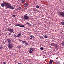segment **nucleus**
Returning <instances> with one entry per match:
<instances>
[{
	"label": "nucleus",
	"mask_w": 64,
	"mask_h": 64,
	"mask_svg": "<svg viewBox=\"0 0 64 64\" xmlns=\"http://www.w3.org/2000/svg\"><path fill=\"white\" fill-rule=\"evenodd\" d=\"M1 64H2V62H1Z\"/></svg>",
	"instance_id": "nucleus-42"
},
{
	"label": "nucleus",
	"mask_w": 64,
	"mask_h": 64,
	"mask_svg": "<svg viewBox=\"0 0 64 64\" xmlns=\"http://www.w3.org/2000/svg\"><path fill=\"white\" fill-rule=\"evenodd\" d=\"M15 26H20V28L24 27H25V26L24 25L21 26V24H16Z\"/></svg>",
	"instance_id": "nucleus-4"
},
{
	"label": "nucleus",
	"mask_w": 64,
	"mask_h": 64,
	"mask_svg": "<svg viewBox=\"0 0 64 64\" xmlns=\"http://www.w3.org/2000/svg\"><path fill=\"white\" fill-rule=\"evenodd\" d=\"M60 14L62 16V18H64V12H60Z\"/></svg>",
	"instance_id": "nucleus-7"
},
{
	"label": "nucleus",
	"mask_w": 64,
	"mask_h": 64,
	"mask_svg": "<svg viewBox=\"0 0 64 64\" xmlns=\"http://www.w3.org/2000/svg\"><path fill=\"white\" fill-rule=\"evenodd\" d=\"M27 24L29 26H32V25L30 24V23H29V22H27Z\"/></svg>",
	"instance_id": "nucleus-14"
},
{
	"label": "nucleus",
	"mask_w": 64,
	"mask_h": 64,
	"mask_svg": "<svg viewBox=\"0 0 64 64\" xmlns=\"http://www.w3.org/2000/svg\"><path fill=\"white\" fill-rule=\"evenodd\" d=\"M38 32L39 33H40V32L39 31H38Z\"/></svg>",
	"instance_id": "nucleus-40"
},
{
	"label": "nucleus",
	"mask_w": 64,
	"mask_h": 64,
	"mask_svg": "<svg viewBox=\"0 0 64 64\" xmlns=\"http://www.w3.org/2000/svg\"><path fill=\"white\" fill-rule=\"evenodd\" d=\"M60 14V13H58V14Z\"/></svg>",
	"instance_id": "nucleus-43"
},
{
	"label": "nucleus",
	"mask_w": 64,
	"mask_h": 64,
	"mask_svg": "<svg viewBox=\"0 0 64 64\" xmlns=\"http://www.w3.org/2000/svg\"><path fill=\"white\" fill-rule=\"evenodd\" d=\"M30 39H31V40H32V38H30Z\"/></svg>",
	"instance_id": "nucleus-41"
},
{
	"label": "nucleus",
	"mask_w": 64,
	"mask_h": 64,
	"mask_svg": "<svg viewBox=\"0 0 64 64\" xmlns=\"http://www.w3.org/2000/svg\"><path fill=\"white\" fill-rule=\"evenodd\" d=\"M7 8L8 9L10 8V9H12V10H13L14 9V7L12 6L11 4L9 2L8 3Z\"/></svg>",
	"instance_id": "nucleus-2"
},
{
	"label": "nucleus",
	"mask_w": 64,
	"mask_h": 64,
	"mask_svg": "<svg viewBox=\"0 0 64 64\" xmlns=\"http://www.w3.org/2000/svg\"><path fill=\"white\" fill-rule=\"evenodd\" d=\"M54 44V43H52V44Z\"/></svg>",
	"instance_id": "nucleus-39"
},
{
	"label": "nucleus",
	"mask_w": 64,
	"mask_h": 64,
	"mask_svg": "<svg viewBox=\"0 0 64 64\" xmlns=\"http://www.w3.org/2000/svg\"><path fill=\"white\" fill-rule=\"evenodd\" d=\"M61 24L62 25H64V22H61Z\"/></svg>",
	"instance_id": "nucleus-21"
},
{
	"label": "nucleus",
	"mask_w": 64,
	"mask_h": 64,
	"mask_svg": "<svg viewBox=\"0 0 64 64\" xmlns=\"http://www.w3.org/2000/svg\"><path fill=\"white\" fill-rule=\"evenodd\" d=\"M13 44H9L8 45V47L9 48V49H11L13 48Z\"/></svg>",
	"instance_id": "nucleus-5"
},
{
	"label": "nucleus",
	"mask_w": 64,
	"mask_h": 64,
	"mask_svg": "<svg viewBox=\"0 0 64 64\" xmlns=\"http://www.w3.org/2000/svg\"><path fill=\"white\" fill-rule=\"evenodd\" d=\"M36 7L37 8H40V6H38L37 5Z\"/></svg>",
	"instance_id": "nucleus-20"
},
{
	"label": "nucleus",
	"mask_w": 64,
	"mask_h": 64,
	"mask_svg": "<svg viewBox=\"0 0 64 64\" xmlns=\"http://www.w3.org/2000/svg\"><path fill=\"white\" fill-rule=\"evenodd\" d=\"M44 37L46 38H48V36H47L46 35V36H44Z\"/></svg>",
	"instance_id": "nucleus-17"
},
{
	"label": "nucleus",
	"mask_w": 64,
	"mask_h": 64,
	"mask_svg": "<svg viewBox=\"0 0 64 64\" xmlns=\"http://www.w3.org/2000/svg\"><path fill=\"white\" fill-rule=\"evenodd\" d=\"M9 35H12V34H10V33L9 34Z\"/></svg>",
	"instance_id": "nucleus-34"
},
{
	"label": "nucleus",
	"mask_w": 64,
	"mask_h": 64,
	"mask_svg": "<svg viewBox=\"0 0 64 64\" xmlns=\"http://www.w3.org/2000/svg\"><path fill=\"white\" fill-rule=\"evenodd\" d=\"M24 18L25 20H28L30 19V17L28 16L24 15Z\"/></svg>",
	"instance_id": "nucleus-3"
},
{
	"label": "nucleus",
	"mask_w": 64,
	"mask_h": 64,
	"mask_svg": "<svg viewBox=\"0 0 64 64\" xmlns=\"http://www.w3.org/2000/svg\"><path fill=\"white\" fill-rule=\"evenodd\" d=\"M40 49L42 50H44V48H40Z\"/></svg>",
	"instance_id": "nucleus-23"
},
{
	"label": "nucleus",
	"mask_w": 64,
	"mask_h": 64,
	"mask_svg": "<svg viewBox=\"0 0 64 64\" xmlns=\"http://www.w3.org/2000/svg\"><path fill=\"white\" fill-rule=\"evenodd\" d=\"M20 41L22 42H22L23 41V40H20Z\"/></svg>",
	"instance_id": "nucleus-31"
},
{
	"label": "nucleus",
	"mask_w": 64,
	"mask_h": 64,
	"mask_svg": "<svg viewBox=\"0 0 64 64\" xmlns=\"http://www.w3.org/2000/svg\"><path fill=\"white\" fill-rule=\"evenodd\" d=\"M22 9V8L21 7H20L17 8V11L21 10Z\"/></svg>",
	"instance_id": "nucleus-11"
},
{
	"label": "nucleus",
	"mask_w": 64,
	"mask_h": 64,
	"mask_svg": "<svg viewBox=\"0 0 64 64\" xmlns=\"http://www.w3.org/2000/svg\"><path fill=\"white\" fill-rule=\"evenodd\" d=\"M8 30L11 33H12L14 32V30L12 29L9 28Z\"/></svg>",
	"instance_id": "nucleus-6"
},
{
	"label": "nucleus",
	"mask_w": 64,
	"mask_h": 64,
	"mask_svg": "<svg viewBox=\"0 0 64 64\" xmlns=\"http://www.w3.org/2000/svg\"><path fill=\"white\" fill-rule=\"evenodd\" d=\"M8 2H4L2 4L1 6L2 7H4L5 6L7 8Z\"/></svg>",
	"instance_id": "nucleus-1"
},
{
	"label": "nucleus",
	"mask_w": 64,
	"mask_h": 64,
	"mask_svg": "<svg viewBox=\"0 0 64 64\" xmlns=\"http://www.w3.org/2000/svg\"><path fill=\"white\" fill-rule=\"evenodd\" d=\"M18 64H21V63H19Z\"/></svg>",
	"instance_id": "nucleus-37"
},
{
	"label": "nucleus",
	"mask_w": 64,
	"mask_h": 64,
	"mask_svg": "<svg viewBox=\"0 0 64 64\" xmlns=\"http://www.w3.org/2000/svg\"><path fill=\"white\" fill-rule=\"evenodd\" d=\"M24 6H28V3H25L24 4Z\"/></svg>",
	"instance_id": "nucleus-15"
},
{
	"label": "nucleus",
	"mask_w": 64,
	"mask_h": 64,
	"mask_svg": "<svg viewBox=\"0 0 64 64\" xmlns=\"http://www.w3.org/2000/svg\"><path fill=\"white\" fill-rule=\"evenodd\" d=\"M35 10H33V12H35V11H36Z\"/></svg>",
	"instance_id": "nucleus-30"
},
{
	"label": "nucleus",
	"mask_w": 64,
	"mask_h": 64,
	"mask_svg": "<svg viewBox=\"0 0 64 64\" xmlns=\"http://www.w3.org/2000/svg\"><path fill=\"white\" fill-rule=\"evenodd\" d=\"M43 38V37H40V38H42V39Z\"/></svg>",
	"instance_id": "nucleus-32"
},
{
	"label": "nucleus",
	"mask_w": 64,
	"mask_h": 64,
	"mask_svg": "<svg viewBox=\"0 0 64 64\" xmlns=\"http://www.w3.org/2000/svg\"><path fill=\"white\" fill-rule=\"evenodd\" d=\"M22 2H24H24H25V1L24 0H22Z\"/></svg>",
	"instance_id": "nucleus-25"
},
{
	"label": "nucleus",
	"mask_w": 64,
	"mask_h": 64,
	"mask_svg": "<svg viewBox=\"0 0 64 64\" xmlns=\"http://www.w3.org/2000/svg\"><path fill=\"white\" fill-rule=\"evenodd\" d=\"M22 3H23V2H22Z\"/></svg>",
	"instance_id": "nucleus-44"
},
{
	"label": "nucleus",
	"mask_w": 64,
	"mask_h": 64,
	"mask_svg": "<svg viewBox=\"0 0 64 64\" xmlns=\"http://www.w3.org/2000/svg\"><path fill=\"white\" fill-rule=\"evenodd\" d=\"M56 64H60V62H57Z\"/></svg>",
	"instance_id": "nucleus-27"
},
{
	"label": "nucleus",
	"mask_w": 64,
	"mask_h": 64,
	"mask_svg": "<svg viewBox=\"0 0 64 64\" xmlns=\"http://www.w3.org/2000/svg\"><path fill=\"white\" fill-rule=\"evenodd\" d=\"M62 45H64V41L62 43Z\"/></svg>",
	"instance_id": "nucleus-28"
},
{
	"label": "nucleus",
	"mask_w": 64,
	"mask_h": 64,
	"mask_svg": "<svg viewBox=\"0 0 64 64\" xmlns=\"http://www.w3.org/2000/svg\"><path fill=\"white\" fill-rule=\"evenodd\" d=\"M30 49V50L34 52H35L34 49V48H31Z\"/></svg>",
	"instance_id": "nucleus-10"
},
{
	"label": "nucleus",
	"mask_w": 64,
	"mask_h": 64,
	"mask_svg": "<svg viewBox=\"0 0 64 64\" xmlns=\"http://www.w3.org/2000/svg\"><path fill=\"white\" fill-rule=\"evenodd\" d=\"M11 40L9 39H8L7 40V42H8V44H11Z\"/></svg>",
	"instance_id": "nucleus-8"
},
{
	"label": "nucleus",
	"mask_w": 64,
	"mask_h": 64,
	"mask_svg": "<svg viewBox=\"0 0 64 64\" xmlns=\"http://www.w3.org/2000/svg\"><path fill=\"white\" fill-rule=\"evenodd\" d=\"M28 34H30V32H28Z\"/></svg>",
	"instance_id": "nucleus-38"
},
{
	"label": "nucleus",
	"mask_w": 64,
	"mask_h": 64,
	"mask_svg": "<svg viewBox=\"0 0 64 64\" xmlns=\"http://www.w3.org/2000/svg\"><path fill=\"white\" fill-rule=\"evenodd\" d=\"M21 46H18L17 48H18L20 49L21 48Z\"/></svg>",
	"instance_id": "nucleus-18"
},
{
	"label": "nucleus",
	"mask_w": 64,
	"mask_h": 64,
	"mask_svg": "<svg viewBox=\"0 0 64 64\" xmlns=\"http://www.w3.org/2000/svg\"><path fill=\"white\" fill-rule=\"evenodd\" d=\"M3 47H2V46H0V49H2L3 48Z\"/></svg>",
	"instance_id": "nucleus-26"
},
{
	"label": "nucleus",
	"mask_w": 64,
	"mask_h": 64,
	"mask_svg": "<svg viewBox=\"0 0 64 64\" xmlns=\"http://www.w3.org/2000/svg\"><path fill=\"white\" fill-rule=\"evenodd\" d=\"M27 34V35H28V36H29V34Z\"/></svg>",
	"instance_id": "nucleus-36"
},
{
	"label": "nucleus",
	"mask_w": 64,
	"mask_h": 64,
	"mask_svg": "<svg viewBox=\"0 0 64 64\" xmlns=\"http://www.w3.org/2000/svg\"><path fill=\"white\" fill-rule=\"evenodd\" d=\"M21 35V33H20L19 34H18V35H17V38L20 37Z\"/></svg>",
	"instance_id": "nucleus-9"
},
{
	"label": "nucleus",
	"mask_w": 64,
	"mask_h": 64,
	"mask_svg": "<svg viewBox=\"0 0 64 64\" xmlns=\"http://www.w3.org/2000/svg\"><path fill=\"white\" fill-rule=\"evenodd\" d=\"M26 42L24 40V41H22V43H24V44H25V43H26Z\"/></svg>",
	"instance_id": "nucleus-22"
},
{
	"label": "nucleus",
	"mask_w": 64,
	"mask_h": 64,
	"mask_svg": "<svg viewBox=\"0 0 64 64\" xmlns=\"http://www.w3.org/2000/svg\"><path fill=\"white\" fill-rule=\"evenodd\" d=\"M53 62H54L53 60H51V61L50 60L49 63V64H52V63H53Z\"/></svg>",
	"instance_id": "nucleus-12"
},
{
	"label": "nucleus",
	"mask_w": 64,
	"mask_h": 64,
	"mask_svg": "<svg viewBox=\"0 0 64 64\" xmlns=\"http://www.w3.org/2000/svg\"><path fill=\"white\" fill-rule=\"evenodd\" d=\"M13 16L14 17H16V15H13Z\"/></svg>",
	"instance_id": "nucleus-29"
},
{
	"label": "nucleus",
	"mask_w": 64,
	"mask_h": 64,
	"mask_svg": "<svg viewBox=\"0 0 64 64\" xmlns=\"http://www.w3.org/2000/svg\"><path fill=\"white\" fill-rule=\"evenodd\" d=\"M30 37L31 38H33L34 37V35H32L30 36Z\"/></svg>",
	"instance_id": "nucleus-13"
},
{
	"label": "nucleus",
	"mask_w": 64,
	"mask_h": 64,
	"mask_svg": "<svg viewBox=\"0 0 64 64\" xmlns=\"http://www.w3.org/2000/svg\"><path fill=\"white\" fill-rule=\"evenodd\" d=\"M25 44L26 45H28V44L27 43L25 42Z\"/></svg>",
	"instance_id": "nucleus-24"
},
{
	"label": "nucleus",
	"mask_w": 64,
	"mask_h": 64,
	"mask_svg": "<svg viewBox=\"0 0 64 64\" xmlns=\"http://www.w3.org/2000/svg\"><path fill=\"white\" fill-rule=\"evenodd\" d=\"M64 46V45H63Z\"/></svg>",
	"instance_id": "nucleus-35"
},
{
	"label": "nucleus",
	"mask_w": 64,
	"mask_h": 64,
	"mask_svg": "<svg viewBox=\"0 0 64 64\" xmlns=\"http://www.w3.org/2000/svg\"><path fill=\"white\" fill-rule=\"evenodd\" d=\"M14 37L15 38H17V35L16 36L15 34H14Z\"/></svg>",
	"instance_id": "nucleus-16"
},
{
	"label": "nucleus",
	"mask_w": 64,
	"mask_h": 64,
	"mask_svg": "<svg viewBox=\"0 0 64 64\" xmlns=\"http://www.w3.org/2000/svg\"><path fill=\"white\" fill-rule=\"evenodd\" d=\"M3 64H6L5 62H4L3 63Z\"/></svg>",
	"instance_id": "nucleus-33"
},
{
	"label": "nucleus",
	"mask_w": 64,
	"mask_h": 64,
	"mask_svg": "<svg viewBox=\"0 0 64 64\" xmlns=\"http://www.w3.org/2000/svg\"><path fill=\"white\" fill-rule=\"evenodd\" d=\"M56 47H57V46H56Z\"/></svg>",
	"instance_id": "nucleus-45"
},
{
	"label": "nucleus",
	"mask_w": 64,
	"mask_h": 64,
	"mask_svg": "<svg viewBox=\"0 0 64 64\" xmlns=\"http://www.w3.org/2000/svg\"><path fill=\"white\" fill-rule=\"evenodd\" d=\"M32 52H33V51H32V50H30L29 51V53H32Z\"/></svg>",
	"instance_id": "nucleus-19"
}]
</instances>
